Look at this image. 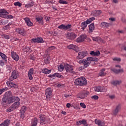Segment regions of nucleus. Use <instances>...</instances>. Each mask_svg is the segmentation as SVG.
<instances>
[{"label": "nucleus", "mask_w": 126, "mask_h": 126, "mask_svg": "<svg viewBox=\"0 0 126 126\" xmlns=\"http://www.w3.org/2000/svg\"><path fill=\"white\" fill-rule=\"evenodd\" d=\"M0 17L5 19H13V16L9 15V13L5 9H0Z\"/></svg>", "instance_id": "obj_1"}, {"label": "nucleus", "mask_w": 126, "mask_h": 126, "mask_svg": "<svg viewBox=\"0 0 126 126\" xmlns=\"http://www.w3.org/2000/svg\"><path fill=\"white\" fill-rule=\"evenodd\" d=\"M99 60L98 58L94 57H88L86 60H83V64L85 67H87L90 65V63H91V62H98Z\"/></svg>", "instance_id": "obj_2"}, {"label": "nucleus", "mask_w": 126, "mask_h": 126, "mask_svg": "<svg viewBox=\"0 0 126 126\" xmlns=\"http://www.w3.org/2000/svg\"><path fill=\"white\" fill-rule=\"evenodd\" d=\"M75 85H79V86H83L87 84V81L84 77L79 78L76 79L74 81Z\"/></svg>", "instance_id": "obj_3"}, {"label": "nucleus", "mask_w": 126, "mask_h": 126, "mask_svg": "<svg viewBox=\"0 0 126 126\" xmlns=\"http://www.w3.org/2000/svg\"><path fill=\"white\" fill-rule=\"evenodd\" d=\"M64 68L67 73H72L73 74L76 73V72L74 71V67L71 65L64 64Z\"/></svg>", "instance_id": "obj_4"}, {"label": "nucleus", "mask_w": 126, "mask_h": 126, "mask_svg": "<svg viewBox=\"0 0 126 126\" xmlns=\"http://www.w3.org/2000/svg\"><path fill=\"white\" fill-rule=\"evenodd\" d=\"M20 106V102H15L13 105H11L9 108L6 110V112H12L16 109H18Z\"/></svg>", "instance_id": "obj_5"}, {"label": "nucleus", "mask_w": 126, "mask_h": 126, "mask_svg": "<svg viewBox=\"0 0 126 126\" xmlns=\"http://www.w3.org/2000/svg\"><path fill=\"white\" fill-rule=\"evenodd\" d=\"M11 103H12V98H10V97L7 98L3 97L1 102L2 106L4 107H7L8 104H11Z\"/></svg>", "instance_id": "obj_6"}, {"label": "nucleus", "mask_w": 126, "mask_h": 126, "mask_svg": "<svg viewBox=\"0 0 126 126\" xmlns=\"http://www.w3.org/2000/svg\"><path fill=\"white\" fill-rule=\"evenodd\" d=\"M18 76H19V73L18 71L14 70L11 74V76H10L9 80L10 81H13L15 79H17Z\"/></svg>", "instance_id": "obj_7"}, {"label": "nucleus", "mask_w": 126, "mask_h": 126, "mask_svg": "<svg viewBox=\"0 0 126 126\" xmlns=\"http://www.w3.org/2000/svg\"><path fill=\"white\" fill-rule=\"evenodd\" d=\"M45 95L47 100H50L53 97V91L51 88H48L45 90Z\"/></svg>", "instance_id": "obj_8"}, {"label": "nucleus", "mask_w": 126, "mask_h": 126, "mask_svg": "<svg viewBox=\"0 0 126 126\" xmlns=\"http://www.w3.org/2000/svg\"><path fill=\"white\" fill-rule=\"evenodd\" d=\"M38 118H39V124L40 126H43L47 124V122L45 115L40 114L38 116Z\"/></svg>", "instance_id": "obj_9"}, {"label": "nucleus", "mask_w": 126, "mask_h": 126, "mask_svg": "<svg viewBox=\"0 0 126 126\" xmlns=\"http://www.w3.org/2000/svg\"><path fill=\"white\" fill-rule=\"evenodd\" d=\"M71 25L68 24L67 25L62 24L58 27L59 29H62V30H68L71 28Z\"/></svg>", "instance_id": "obj_10"}, {"label": "nucleus", "mask_w": 126, "mask_h": 126, "mask_svg": "<svg viewBox=\"0 0 126 126\" xmlns=\"http://www.w3.org/2000/svg\"><path fill=\"white\" fill-rule=\"evenodd\" d=\"M15 31L18 34L22 35V36H25L26 35V31H25L24 28H16Z\"/></svg>", "instance_id": "obj_11"}, {"label": "nucleus", "mask_w": 126, "mask_h": 126, "mask_svg": "<svg viewBox=\"0 0 126 126\" xmlns=\"http://www.w3.org/2000/svg\"><path fill=\"white\" fill-rule=\"evenodd\" d=\"M11 56L12 59H13L14 61H15L16 62H18V61H19V56L17 53H16V52L12 51L11 52Z\"/></svg>", "instance_id": "obj_12"}, {"label": "nucleus", "mask_w": 126, "mask_h": 126, "mask_svg": "<svg viewBox=\"0 0 126 126\" xmlns=\"http://www.w3.org/2000/svg\"><path fill=\"white\" fill-rule=\"evenodd\" d=\"M77 97L80 99H84L85 97H87V92L85 91H82L78 94Z\"/></svg>", "instance_id": "obj_13"}, {"label": "nucleus", "mask_w": 126, "mask_h": 126, "mask_svg": "<svg viewBox=\"0 0 126 126\" xmlns=\"http://www.w3.org/2000/svg\"><path fill=\"white\" fill-rule=\"evenodd\" d=\"M87 55V52L85 51L80 52L78 53V56L77 57V60L82 59Z\"/></svg>", "instance_id": "obj_14"}, {"label": "nucleus", "mask_w": 126, "mask_h": 126, "mask_svg": "<svg viewBox=\"0 0 126 126\" xmlns=\"http://www.w3.org/2000/svg\"><path fill=\"white\" fill-rule=\"evenodd\" d=\"M66 37L70 40H74L76 38V34L73 32H68Z\"/></svg>", "instance_id": "obj_15"}, {"label": "nucleus", "mask_w": 126, "mask_h": 126, "mask_svg": "<svg viewBox=\"0 0 126 126\" xmlns=\"http://www.w3.org/2000/svg\"><path fill=\"white\" fill-rule=\"evenodd\" d=\"M94 90L96 92H105L106 89L104 86H98L94 88Z\"/></svg>", "instance_id": "obj_16"}, {"label": "nucleus", "mask_w": 126, "mask_h": 126, "mask_svg": "<svg viewBox=\"0 0 126 126\" xmlns=\"http://www.w3.org/2000/svg\"><path fill=\"white\" fill-rule=\"evenodd\" d=\"M12 81L9 80L6 82V84L7 86L10 87V88H18V86L17 85L14 84L13 82H12Z\"/></svg>", "instance_id": "obj_17"}, {"label": "nucleus", "mask_w": 126, "mask_h": 126, "mask_svg": "<svg viewBox=\"0 0 126 126\" xmlns=\"http://www.w3.org/2000/svg\"><path fill=\"white\" fill-rule=\"evenodd\" d=\"M86 38H87V35H86V34H83L77 39L76 42H77V43L83 42V41L86 40Z\"/></svg>", "instance_id": "obj_18"}, {"label": "nucleus", "mask_w": 126, "mask_h": 126, "mask_svg": "<svg viewBox=\"0 0 126 126\" xmlns=\"http://www.w3.org/2000/svg\"><path fill=\"white\" fill-rule=\"evenodd\" d=\"M32 41L33 43H44V39L42 37H37L36 38H32Z\"/></svg>", "instance_id": "obj_19"}, {"label": "nucleus", "mask_w": 126, "mask_h": 126, "mask_svg": "<svg viewBox=\"0 0 126 126\" xmlns=\"http://www.w3.org/2000/svg\"><path fill=\"white\" fill-rule=\"evenodd\" d=\"M33 73H34V69L33 68L30 69L28 73L29 79H30V80H32L33 79Z\"/></svg>", "instance_id": "obj_20"}, {"label": "nucleus", "mask_w": 126, "mask_h": 126, "mask_svg": "<svg viewBox=\"0 0 126 126\" xmlns=\"http://www.w3.org/2000/svg\"><path fill=\"white\" fill-rule=\"evenodd\" d=\"M24 20L29 27H32V26H33V23L30 21V19L29 18L26 17L24 18Z\"/></svg>", "instance_id": "obj_21"}, {"label": "nucleus", "mask_w": 126, "mask_h": 126, "mask_svg": "<svg viewBox=\"0 0 126 126\" xmlns=\"http://www.w3.org/2000/svg\"><path fill=\"white\" fill-rule=\"evenodd\" d=\"M94 123L95 125H97L98 126H105V122L99 120V119H95L94 120Z\"/></svg>", "instance_id": "obj_22"}, {"label": "nucleus", "mask_w": 126, "mask_h": 126, "mask_svg": "<svg viewBox=\"0 0 126 126\" xmlns=\"http://www.w3.org/2000/svg\"><path fill=\"white\" fill-rule=\"evenodd\" d=\"M38 119L36 117L32 119L31 126H37V125H38Z\"/></svg>", "instance_id": "obj_23"}, {"label": "nucleus", "mask_w": 126, "mask_h": 126, "mask_svg": "<svg viewBox=\"0 0 126 126\" xmlns=\"http://www.w3.org/2000/svg\"><path fill=\"white\" fill-rule=\"evenodd\" d=\"M95 30V25L94 23L89 25V33H92Z\"/></svg>", "instance_id": "obj_24"}, {"label": "nucleus", "mask_w": 126, "mask_h": 126, "mask_svg": "<svg viewBox=\"0 0 126 126\" xmlns=\"http://www.w3.org/2000/svg\"><path fill=\"white\" fill-rule=\"evenodd\" d=\"M121 109H122V105L121 104H118L116 106L115 109L114 110V115H117L120 111H121Z\"/></svg>", "instance_id": "obj_25"}, {"label": "nucleus", "mask_w": 126, "mask_h": 126, "mask_svg": "<svg viewBox=\"0 0 126 126\" xmlns=\"http://www.w3.org/2000/svg\"><path fill=\"white\" fill-rule=\"evenodd\" d=\"M26 111V106H23L21 109V118L22 119H24V114Z\"/></svg>", "instance_id": "obj_26"}, {"label": "nucleus", "mask_w": 126, "mask_h": 126, "mask_svg": "<svg viewBox=\"0 0 126 126\" xmlns=\"http://www.w3.org/2000/svg\"><path fill=\"white\" fill-rule=\"evenodd\" d=\"M0 57L5 63H7V56L2 52H0Z\"/></svg>", "instance_id": "obj_27"}, {"label": "nucleus", "mask_w": 126, "mask_h": 126, "mask_svg": "<svg viewBox=\"0 0 126 126\" xmlns=\"http://www.w3.org/2000/svg\"><path fill=\"white\" fill-rule=\"evenodd\" d=\"M12 95V94L11 93V92L10 91L6 92L4 94L3 97L7 98V99H9V98H11Z\"/></svg>", "instance_id": "obj_28"}, {"label": "nucleus", "mask_w": 126, "mask_h": 126, "mask_svg": "<svg viewBox=\"0 0 126 126\" xmlns=\"http://www.w3.org/2000/svg\"><path fill=\"white\" fill-rule=\"evenodd\" d=\"M51 61V56L50 55H46L44 58V63L46 64H48L50 63V62Z\"/></svg>", "instance_id": "obj_29"}, {"label": "nucleus", "mask_w": 126, "mask_h": 126, "mask_svg": "<svg viewBox=\"0 0 126 126\" xmlns=\"http://www.w3.org/2000/svg\"><path fill=\"white\" fill-rule=\"evenodd\" d=\"M100 27H102V28H108V27H110V24L102 22L100 24Z\"/></svg>", "instance_id": "obj_30"}, {"label": "nucleus", "mask_w": 126, "mask_h": 126, "mask_svg": "<svg viewBox=\"0 0 126 126\" xmlns=\"http://www.w3.org/2000/svg\"><path fill=\"white\" fill-rule=\"evenodd\" d=\"M86 124V120L85 119H83L82 120H80L76 122V126H80L81 125H83V126H85Z\"/></svg>", "instance_id": "obj_31"}, {"label": "nucleus", "mask_w": 126, "mask_h": 126, "mask_svg": "<svg viewBox=\"0 0 126 126\" xmlns=\"http://www.w3.org/2000/svg\"><path fill=\"white\" fill-rule=\"evenodd\" d=\"M10 123V121L8 119L6 120L2 124H0V126H8Z\"/></svg>", "instance_id": "obj_32"}, {"label": "nucleus", "mask_w": 126, "mask_h": 126, "mask_svg": "<svg viewBox=\"0 0 126 126\" xmlns=\"http://www.w3.org/2000/svg\"><path fill=\"white\" fill-rule=\"evenodd\" d=\"M87 25H88V24H87V23L86 21H84L82 23H81V27L82 30H83L84 31V30H85V29L87 27Z\"/></svg>", "instance_id": "obj_33"}, {"label": "nucleus", "mask_w": 126, "mask_h": 126, "mask_svg": "<svg viewBox=\"0 0 126 126\" xmlns=\"http://www.w3.org/2000/svg\"><path fill=\"white\" fill-rule=\"evenodd\" d=\"M90 55H91L92 56H94V57H98V56H100V51H91L90 52Z\"/></svg>", "instance_id": "obj_34"}, {"label": "nucleus", "mask_w": 126, "mask_h": 126, "mask_svg": "<svg viewBox=\"0 0 126 126\" xmlns=\"http://www.w3.org/2000/svg\"><path fill=\"white\" fill-rule=\"evenodd\" d=\"M111 70L113 71L115 73H123L124 72V69H112Z\"/></svg>", "instance_id": "obj_35"}, {"label": "nucleus", "mask_w": 126, "mask_h": 126, "mask_svg": "<svg viewBox=\"0 0 126 126\" xmlns=\"http://www.w3.org/2000/svg\"><path fill=\"white\" fill-rule=\"evenodd\" d=\"M36 20L37 22H38L39 24H41V25H43L44 23V21H43V17H37L36 18Z\"/></svg>", "instance_id": "obj_36"}, {"label": "nucleus", "mask_w": 126, "mask_h": 126, "mask_svg": "<svg viewBox=\"0 0 126 126\" xmlns=\"http://www.w3.org/2000/svg\"><path fill=\"white\" fill-rule=\"evenodd\" d=\"M10 99H12V103H13V102H19L20 101V98L17 96H12L10 97Z\"/></svg>", "instance_id": "obj_37"}, {"label": "nucleus", "mask_w": 126, "mask_h": 126, "mask_svg": "<svg viewBox=\"0 0 126 126\" xmlns=\"http://www.w3.org/2000/svg\"><path fill=\"white\" fill-rule=\"evenodd\" d=\"M105 70L106 69L105 68L101 69L99 73V76H105V75H106V72H105Z\"/></svg>", "instance_id": "obj_38"}, {"label": "nucleus", "mask_w": 126, "mask_h": 126, "mask_svg": "<svg viewBox=\"0 0 126 126\" xmlns=\"http://www.w3.org/2000/svg\"><path fill=\"white\" fill-rule=\"evenodd\" d=\"M43 73H45V74H49L52 72V70H49L47 68H44L42 70Z\"/></svg>", "instance_id": "obj_39"}, {"label": "nucleus", "mask_w": 126, "mask_h": 126, "mask_svg": "<svg viewBox=\"0 0 126 126\" xmlns=\"http://www.w3.org/2000/svg\"><path fill=\"white\" fill-rule=\"evenodd\" d=\"M77 48V46L76 45H74L73 44H70V45H68L67 46V48L69 49H72V50H76Z\"/></svg>", "instance_id": "obj_40"}, {"label": "nucleus", "mask_w": 126, "mask_h": 126, "mask_svg": "<svg viewBox=\"0 0 126 126\" xmlns=\"http://www.w3.org/2000/svg\"><path fill=\"white\" fill-rule=\"evenodd\" d=\"M112 83L113 85H120V84H122V81L121 80L113 81Z\"/></svg>", "instance_id": "obj_41"}, {"label": "nucleus", "mask_w": 126, "mask_h": 126, "mask_svg": "<svg viewBox=\"0 0 126 126\" xmlns=\"http://www.w3.org/2000/svg\"><path fill=\"white\" fill-rule=\"evenodd\" d=\"M93 20H95V18L92 17V18H90L87 19L85 22L88 25V24H90V23H91V22H92V21H93Z\"/></svg>", "instance_id": "obj_42"}, {"label": "nucleus", "mask_w": 126, "mask_h": 126, "mask_svg": "<svg viewBox=\"0 0 126 126\" xmlns=\"http://www.w3.org/2000/svg\"><path fill=\"white\" fill-rule=\"evenodd\" d=\"M33 5H34V2L31 1V3L26 4L25 5V7L28 8V7H31L32 6H33Z\"/></svg>", "instance_id": "obj_43"}, {"label": "nucleus", "mask_w": 126, "mask_h": 126, "mask_svg": "<svg viewBox=\"0 0 126 126\" xmlns=\"http://www.w3.org/2000/svg\"><path fill=\"white\" fill-rule=\"evenodd\" d=\"M54 77H58V78H63V75H61L59 73H54Z\"/></svg>", "instance_id": "obj_44"}, {"label": "nucleus", "mask_w": 126, "mask_h": 126, "mask_svg": "<svg viewBox=\"0 0 126 126\" xmlns=\"http://www.w3.org/2000/svg\"><path fill=\"white\" fill-rule=\"evenodd\" d=\"M64 68V65L63 66V64H61L58 67V70H59L60 71L62 72V71H63V70Z\"/></svg>", "instance_id": "obj_45"}, {"label": "nucleus", "mask_w": 126, "mask_h": 126, "mask_svg": "<svg viewBox=\"0 0 126 126\" xmlns=\"http://www.w3.org/2000/svg\"><path fill=\"white\" fill-rule=\"evenodd\" d=\"M93 41H95V42H100L101 41V38L99 37H93Z\"/></svg>", "instance_id": "obj_46"}, {"label": "nucleus", "mask_w": 126, "mask_h": 126, "mask_svg": "<svg viewBox=\"0 0 126 126\" xmlns=\"http://www.w3.org/2000/svg\"><path fill=\"white\" fill-rule=\"evenodd\" d=\"M14 5H15V6L20 7L22 5V4H21V3H20V2L17 1V2H15L14 3Z\"/></svg>", "instance_id": "obj_47"}, {"label": "nucleus", "mask_w": 126, "mask_h": 126, "mask_svg": "<svg viewBox=\"0 0 126 126\" xmlns=\"http://www.w3.org/2000/svg\"><path fill=\"white\" fill-rule=\"evenodd\" d=\"M4 63H5L3 60H0V65L1 66H3L4 65Z\"/></svg>", "instance_id": "obj_48"}, {"label": "nucleus", "mask_w": 126, "mask_h": 126, "mask_svg": "<svg viewBox=\"0 0 126 126\" xmlns=\"http://www.w3.org/2000/svg\"><path fill=\"white\" fill-rule=\"evenodd\" d=\"M91 98L94 100H98L99 99V96H98L97 95H94L92 96Z\"/></svg>", "instance_id": "obj_49"}, {"label": "nucleus", "mask_w": 126, "mask_h": 126, "mask_svg": "<svg viewBox=\"0 0 126 126\" xmlns=\"http://www.w3.org/2000/svg\"><path fill=\"white\" fill-rule=\"evenodd\" d=\"M59 2L62 4H67L66 1H64L63 0H59Z\"/></svg>", "instance_id": "obj_50"}, {"label": "nucleus", "mask_w": 126, "mask_h": 126, "mask_svg": "<svg viewBox=\"0 0 126 126\" xmlns=\"http://www.w3.org/2000/svg\"><path fill=\"white\" fill-rule=\"evenodd\" d=\"M100 14H101V11L97 10V11H95V12L94 13V16H98L99 15H100Z\"/></svg>", "instance_id": "obj_51"}, {"label": "nucleus", "mask_w": 126, "mask_h": 126, "mask_svg": "<svg viewBox=\"0 0 126 126\" xmlns=\"http://www.w3.org/2000/svg\"><path fill=\"white\" fill-rule=\"evenodd\" d=\"M2 38H4V39H9L10 36L9 35L3 34L2 35Z\"/></svg>", "instance_id": "obj_52"}, {"label": "nucleus", "mask_w": 126, "mask_h": 126, "mask_svg": "<svg viewBox=\"0 0 126 126\" xmlns=\"http://www.w3.org/2000/svg\"><path fill=\"white\" fill-rule=\"evenodd\" d=\"M7 90L6 88H2L0 90V95H1L2 94L3 92H4Z\"/></svg>", "instance_id": "obj_53"}, {"label": "nucleus", "mask_w": 126, "mask_h": 126, "mask_svg": "<svg viewBox=\"0 0 126 126\" xmlns=\"http://www.w3.org/2000/svg\"><path fill=\"white\" fill-rule=\"evenodd\" d=\"M80 105L81 107H82V108H83V109H85V108H86V105H85V104H84L82 102H81L80 103Z\"/></svg>", "instance_id": "obj_54"}, {"label": "nucleus", "mask_w": 126, "mask_h": 126, "mask_svg": "<svg viewBox=\"0 0 126 126\" xmlns=\"http://www.w3.org/2000/svg\"><path fill=\"white\" fill-rule=\"evenodd\" d=\"M25 52H26V53H28V52H29V51H30V48H29V47L26 46L25 47Z\"/></svg>", "instance_id": "obj_55"}, {"label": "nucleus", "mask_w": 126, "mask_h": 126, "mask_svg": "<svg viewBox=\"0 0 126 126\" xmlns=\"http://www.w3.org/2000/svg\"><path fill=\"white\" fill-rule=\"evenodd\" d=\"M113 61H116L117 62H121V59L119 58H115L113 59Z\"/></svg>", "instance_id": "obj_56"}, {"label": "nucleus", "mask_w": 126, "mask_h": 126, "mask_svg": "<svg viewBox=\"0 0 126 126\" xmlns=\"http://www.w3.org/2000/svg\"><path fill=\"white\" fill-rule=\"evenodd\" d=\"M58 87H59L60 88H63V87L64 85L63 84H59L57 85Z\"/></svg>", "instance_id": "obj_57"}, {"label": "nucleus", "mask_w": 126, "mask_h": 126, "mask_svg": "<svg viewBox=\"0 0 126 126\" xmlns=\"http://www.w3.org/2000/svg\"><path fill=\"white\" fill-rule=\"evenodd\" d=\"M55 49H56V47L55 46H51L49 48V50L52 51V50H55Z\"/></svg>", "instance_id": "obj_58"}, {"label": "nucleus", "mask_w": 126, "mask_h": 126, "mask_svg": "<svg viewBox=\"0 0 126 126\" xmlns=\"http://www.w3.org/2000/svg\"><path fill=\"white\" fill-rule=\"evenodd\" d=\"M71 96V94H64V97H65V98H69Z\"/></svg>", "instance_id": "obj_59"}, {"label": "nucleus", "mask_w": 126, "mask_h": 126, "mask_svg": "<svg viewBox=\"0 0 126 126\" xmlns=\"http://www.w3.org/2000/svg\"><path fill=\"white\" fill-rule=\"evenodd\" d=\"M14 126H20V123L17 122Z\"/></svg>", "instance_id": "obj_60"}, {"label": "nucleus", "mask_w": 126, "mask_h": 126, "mask_svg": "<svg viewBox=\"0 0 126 126\" xmlns=\"http://www.w3.org/2000/svg\"><path fill=\"white\" fill-rule=\"evenodd\" d=\"M66 106L67 108H70V106H71L70 103H67Z\"/></svg>", "instance_id": "obj_61"}, {"label": "nucleus", "mask_w": 126, "mask_h": 126, "mask_svg": "<svg viewBox=\"0 0 126 126\" xmlns=\"http://www.w3.org/2000/svg\"><path fill=\"white\" fill-rule=\"evenodd\" d=\"M55 76H54V74H50L48 75V77H54Z\"/></svg>", "instance_id": "obj_62"}, {"label": "nucleus", "mask_w": 126, "mask_h": 126, "mask_svg": "<svg viewBox=\"0 0 126 126\" xmlns=\"http://www.w3.org/2000/svg\"><path fill=\"white\" fill-rule=\"evenodd\" d=\"M79 63H83V60H80L79 61Z\"/></svg>", "instance_id": "obj_63"}, {"label": "nucleus", "mask_w": 126, "mask_h": 126, "mask_svg": "<svg viewBox=\"0 0 126 126\" xmlns=\"http://www.w3.org/2000/svg\"><path fill=\"white\" fill-rule=\"evenodd\" d=\"M115 20H116V18H111V21H115Z\"/></svg>", "instance_id": "obj_64"}]
</instances>
